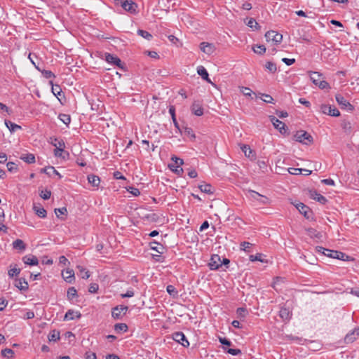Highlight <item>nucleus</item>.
<instances>
[{
	"label": "nucleus",
	"instance_id": "obj_46",
	"mask_svg": "<svg viewBox=\"0 0 359 359\" xmlns=\"http://www.w3.org/2000/svg\"><path fill=\"white\" fill-rule=\"evenodd\" d=\"M138 35L141 36L142 37L146 39L147 40H151L152 39V35L148 32L147 31L142 30V29H138L137 30Z\"/></svg>",
	"mask_w": 359,
	"mask_h": 359
},
{
	"label": "nucleus",
	"instance_id": "obj_28",
	"mask_svg": "<svg viewBox=\"0 0 359 359\" xmlns=\"http://www.w3.org/2000/svg\"><path fill=\"white\" fill-rule=\"evenodd\" d=\"M88 181L94 187H98L100 183V179L98 176L94 175H88Z\"/></svg>",
	"mask_w": 359,
	"mask_h": 359
},
{
	"label": "nucleus",
	"instance_id": "obj_9",
	"mask_svg": "<svg viewBox=\"0 0 359 359\" xmlns=\"http://www.w3.org/2000/svg\"><path fill=\"white\" fill-rule=\"evenodd\" d=\"M295 206L299 212L302 214L306 219L311 220L313 219V212L307 205L302 203H299Z\"/></svg>",
	"mask_w": 359,
	"mask_h": 359
},
{
	"label": "nucleus",
	"instance_id": "obj_47",
	"mask_svg": "<svg viewBox=\"0 0 359 359\" xmlns=\"http://www.w3.org/2000/svg\"><path fill=\"white\" fill-rule=\"evenodd\" d=\"M263 257H264V255L263 254L257 253L255 255H250L249 259L251 262L259 261L261 262H264Z\"/></svg>",
	"mask_w": 359,
	"mask_h": 359
},
{
	"label": "nucleus",
	"instance_id": "obj_54",
	"mask_svg": "<svg viewBox=\"0 0 359 359\" xmlns=\"http://www.w3.org/2000/svg\"><path fill=\"white\" fill-rule=\"evenodd\" d=\"M40 196L44 200H48L51 196V191L47 189H46L45 191H41V192L40 193Z\"/></svg>",
	"mask_w": 359,
	"mask_h": 359
},
{
	"label": "nucleus",
	"instance_id": "obj_37",
	"mask_svg": "<svg viewBox=\"0 0 359 359\" xmlns=\"http://www.w3.org/2000/svg\"><path fill=\"white\" fill-rule=\"evenodd\" d=\"M169 113L171 115L172 120L173 121V123H174L175 126L177 128H179V124H178V123L177 121L176 116H175V107L173 105L170 106V107H169Z\"/></svg>",
	"mask_w": 359,
	"mask_h": 359
},
{
	"label": "nucleus",
	"instance_id": "obj_16",
	"mask_svg": "<svg viewBox=\"0 0 359 359\" xmlns=\"http://www.w3.org/2000/svg\"><path fill=\"white\" fill-rule=\"evenodd\" d=\"M191 110L196 116H201L203 114V108L199 101H194L193 102Z\"/></svg>",
	"mask_w": 359,
	"mask_h": 359
},
{
	"label": "nucleus",
	"instance_id": "obj_11",
	"mask_svg": "<svg viewBox=\"0 0 359 359\" xmlns=\"http://www.w3.org/2000/svg\"><path fill=\"white\" fill-rule=\"evenodd\" d=\"M222 263L220 257L218 255H212L208 263L210 270H217L222 267Z\"/></svg>",
	"mask_w": 359,
	"mask_h": 359
},
{
	"label": "nucleus",
	"instance_id": "obj_14",
	"mask_svg": "<svg viewBox=\"0 0 359 359\" xmlns=\"http://www.w3.org/2000/svg\"><path fill=\"white\" fill-rule=\"evenodd\" d=\"M121 6L125 11L132 14L135 13L137 8V4L131 0H126L121 1Z\"/></svg>",
	"mask_w": 359,
	"mask_h": 359
},
{
	"label": "nucleus",
	"instance_id": "obj_61",
	"mask_svg": "<svg viewBox=\"0 0 359 359\" xmlns=\"http://www.w3.org/2000/svg\"><path fill=\"white\" fill-rule=\"evenodd\" d=\"M288 172L291 175H300L302 174V168H288Z\"/></svg>",
	"mask_w": 359,
	"mask_h": 359
},
{
	"label": "nucleus",
	"instance_id": "obj_31",
	"mask_svg": "<svg viewBox=\"0 0 359 359\" xmlns=\"http://www.w3.org/2000/svg\"><path fill=\"white\" fill-rule=\"evenodd\" d=\"M199 189L202 192L206 193V194H213L215 189L212 187V186L210 184H204L199 185Z\"/></svg>",
	"mask_w": 359,
	"mask_h": 359
},
{
	"label": "nucleus",
	"instance_id": "obj_7",
	"mask_svg": "<svg viewBox=\"0 0 359 359\" xmlns=\"http://www.w3.org/2000/svg\"><path fill=\"white\" fill-rule=\"evenodd\" d=\"M104 57H105V60L108 63L116 65V67H118L119 69H123L124 68L123 64L122 63L121 60L117 56H116L113 54L109 53H106L104 54Z\"/></svg>",
	"mask_w": 359,
	"mask_h": 359
},
{
	"label": "nucleus",
	"instance_id": "obj_30",
	"mask_svg": "<svg viewBox=\"0 0 359 359\" xmlns=\"http://www.w3.org/2000/svg\"><path fill=\"white\" fill-rule=\"evenodd\" d=\"M34 210L37 216L40 218H45L46 217V210L41 206H34Z\"/></svg>",
	"mask_w": 359,
	"mask_h": 359
},
{
	"label": "nucleus",
	"instance_id": "obj_12",
	"mask_svg": "<svg viewBox=\"0 0 359 359\" xmlns=\"http://www.w3.org/2000/svg\"><path fill=\"white\" fill-rule=\"evenodd\" d=\"M172 339L175 341L182 345L184 347H188L189 346V342L188 341L184 333L182 332H177L173 333Z\"/></svg>",
	"mask_w": 359,
	"mask_h": 359
},
{
	"label": "nucleus",
	"instance_id": "obj_45",
	"mask_svg": "<svg viewBox=\"0 0 359 359\" xmlns=\"http://www.w3.org/2000/svg\"><path fill=\"white\" fill-rule=\"evenodd\" d=\"M265 68L271 73H275L277 70L276 65L270 61L266 63Z\"/></svg>",
	"mask_w": 359,
	"mask_h": 359
},
{
	"label": "nucleus",
	"instance_id": "obj_27",
	"mask_svg": "<svg viewBox=\"0 0 359 359\" xmlns=\"http://www.w3.org/2000/svg\"><path fill=\"white\" fill-rule=\"evenodd\" d=\"M13 248L20 251H24L26 249V245L21 239H16L12 243Z\"/></svg>",
	"mask_w": 359,
	"mask_h": 359
},
{
	"label": "nucleus",
	"instance_id": "obj_57",
	"mask_svg": "<svg viewBox=\"0 0 359 359\" xmlns=\"http://www.w3.org/2000/svg\"><path fill=\"white\" fill-rule=\"evenodd\" d=\"M50 84L52 86L51 90L53 94L55 93H62L61 87L59 85H54L52 81H50Z\"/></svg>",
	"mask_w": 359,
	"mask_h": 359
},
{
	"label": "nucleus",
	"instance_id": "obj_62",
	"mask_svg": "<svg viewBox=\"0 0 359 359\" xmlns=\"http://www.w3.org/2000/svg\"><path fill=\"white\" fill-rule=\"evenodd\" d=\"M54 154H55V156H60V157H62L64 159L66 158V156H65V154H66L67 156H69V153L68 152L60 151L58 149H55L54 150Z\"/></svg>",
	"mask_w": 359,
	"mask_h": 359
},
{
	"label": "nucleus",
	"instance_id": "obj_3",
	"mask_svg": "<svg viewBox=\"0 0 359 359\" xmlns=\"http://www.w3.org/2000/svg\"><path fill=\"white\" fill-rule=\"evenodd\" d=\"M128 310V306L124 305H118L112 309L111 316L115 320H120L126 314Z\"/></svg>",
	"mask_w": 359,
	"mask_h": 359
},
{
	"label": "nucleus",
	"instance_id": "obj_17",
	"mask_svg": "<svg viewBox=\"0 0 359 359\" xmlns=\"http://www.w3.org/2000/svg\"><path fill=\"white\" fill-rule=\"evenodd\" d=\"M23 262L27 265L36 266L39 264L38 258L32 255H25L22 257Z\"/></svg>",
	"mask_w": 359,
	"mask_h": 359
},
{
	"label": "nucleus",
	"instance_id": "obj_38",
	"mask_svg": "<svg viewBox=\"0 0 359 359\" xmlns=\"http://www.w3.org/2000/svg\"><path fill=\"white\" fill-rule=\"evenodd\" d=\"M358 337V336H356L355 334L354 333V332H353V330H352L351 332H348L346 335L344 340H345L346 343H347V344L352 343L355 340H356Z\"/></svg>",
	"mask_w": 359,
	"mask_h": 359
},
{
	"label": "nucleus",
	"instance_id": "obj_39",
	"mask_svg": "<svg viewBox=\"0 0 359 359\" xmlns=\"http://www.w3.org/2000/svg\"><path fill=\"white\" fill-rule=\"evenodd\" d=\"M52 144L55 147V149H58L60 151H64L65 144L62 140H57L55 138V142Z\"/></svg>",
	"mask_w": 359,
	"mask_h": 359
},
{
	"label": "nucleus",
	"instance_id": "obj_43",
	"mask_svg": "<svg viewBox=\"0 0 359 359\" xmlns=\"http://www.w3.org/2000/svg\"><path fill=\"white\" fill-rule=\"evenodd\" d=\"M76 296H77V291L75 289V287H69L67 290V299L69 300H72Z\"/></svg>",
	"mask_w": 359,
	"mask_h": 359
},
{
	"label": "nucleus",
	"instance_id": "obj_53",
	"mask_svg": "<svg viewBox=\"0 0 359 359\" xmlns=\"http://www.w3.org/2000/svg\"><path fill=\"white\" fill-rule=\"evenodd\" d=\"M218 339H219V341L224 346H230L232 345V343L230 340H229L228 339L225 338V337H218Z\"/></svg>",
	"mask_w": 359,
	"mask_h": 359
},
{
	"label": "nucleus",
	"instance_id": "obj_58",
	"mask_svg": "<svg viewBox=\"0 0 359 359\" xmlns=\"http://www.w3.org/2000/svg\"><path fill=\"white\" fill-rule=\"evenodd\" d=\"M184 133L187 136H190L191 138H195V134L191 128L185 127L184 128Z\"/></svg>",
	"mask_w": 359,
	"mask_h": 359
},
{
	"label": "nucleus",
	"instance_id": "obj_13",
	"mask_svg": "<svg viewBox=\"0 0 359 359\" xmlns=\"http://www.w3.org/2000/svg\"><path fill=\"white\" fill-rule=\"evenodd\" d=\"M270 121L273 123V126L280 131V133H285L287 131V126L286 125L278 119L276 117L273 116H269Z\"/></svg>",
	"mask_w": 359,
	"mask_h": 359
},
{
	"label": "nucleus",
	"instance_id": "obj_63",
	"mask_svg": "<svg viewBox=\"0 0 359 359\" xmlns=\"http://www.w3.org/2000/svg\"><path fill=\"white\" fill-rule=\"evenodd\" d=\"M262 96L264 97L263 101L266 103H273V98L268 94H262Z\"/></svg>",
	"mask_w": 359,
	"mask_h": 359
},
{
	"label": "nucleus",
	"instance_id": "obj_44",
	"mask_svg": "<svg viewBox=\"0 0 359 359\" xmlns=\"http://www.w3.org/2000/svg\"><path fill=\"white\" fill-rule=\"evenodd\" d=\"M253 51L259 55H263L266 52V48L264 45H255L252 48Z\"/></svg>",
	"mask_w": 359,
	"mask_h": 359
},
{
	"label": "nucleus",
	"instance_id": "obj_40",
	"mask_svg": "<svg viewBox=\"0 0 359 359\" xmlns=\"http://www.w3.org/2000/svg\"><path fill=\"white\" fill-rule=\"evenodd\" d=\"M60 339V332L56 330H53L48 334V340L50 341H57Z\"/></svg>",
	"mask_w": 359,
	"mask_h": 359
},
{
	"label": "nucleus",
	"instance_id": "obj_36",
	"mask_svg": "<svg viewBox=\"0 0 359 359\" xmlns=\"http://www.w3.org/2000/svg\"><path fill=\"white\" fill-rule=\"evenodd\" d=\"M306 231H307L308 235L311 238H320L322 237L321 233L320 232L317 231L313 228H309V229H306Z\"/></svg>",
	"mask_w": 359,
	"mask_h": 359
},
{
	"label": "nucleus",
	"instance_id": "obj_23",
	"mask_svg": "<svg viewBox=\"0 0 359 359\" xmlns=\"http://www.w3.org/2000/svg\"><path fill=\"white\" fill-rule=\"evenodd\" d=\"M149 245L151 250H155L160 254H163L165 250V247L162 244L156 241L151 242Z\"/></svg>",
	"mask_w": 359,
	"mask_h": 359
},
{
	"label": "nucleus",
	"instance_id": "obj_48",
	"mask_svg": "<svg viewBox=\"0 0 359 359\" xmlns=\"http://www.w3.org/2000/svg\"><path fill=\"white\" fill-rule=\"evenodd\" d=\"M14 351L11 348H5L1 351V355L3 357L10 358L13 357Z\"/></svg>",
	"mask_w": 359,
	"mask_h": 359
},
{
	"label": "nucleus",
	"instance_id": "obj_2",
	"mask_svg": "<svg viewBox=\"0 0 359 359\" xmlns=\"http://www.w3.org/2000/svg\"><path fill=\"white\" fill-rule=\"evenodd\" d=\"M294 138L296 141L306 145L311 144L313 141V137L304 130L297 131Z\"/></svg>",
	"mask_w": 359,
	"mask_h": 359
},
{
	"label": "nucleus",
	"instance_id": "obj_42",
	"mask_svg": "<svg viewBox=\"0 0 359 359\" xmlns=\"http://www.w3.org/2000/svg\"><path fill=\"white\" fill-rule=\"evenodd\" d=\"M58 118L67 126H68L71 122V117L69 114H60Z\"/></svg>",
	"mask_w": 359,
	"mask_h": 359
},
{
	"label": "nucleus",
	"instance_id": "obj_33",
	"mask_svg": "<svg viewBox=\"0 0 359 359\" xmlns=\"http://www.w3.org/2000/svg\"><path fill=\"white\" fill-rule=\"evenodd\" d=\"M128 329V325L126 323H116L114 325V330L117 333H123L127 332Z\"/></svg>",
	"mask_w": 359,
	"mask_h": 359
},
{
	"label": "nucleus",
	"instance_id": "obj_41",
	"mask_svg": "<svg viewBox=\"0 0 359 359\" xmlns=\"http://www.w3.org/2000/svg\"><path fill=\"white\" fill-rule=\"evenodd\" d=\"M223 350L224 352L231 354L232 355H238L241 354V350L239 348H227L225 346H223Z\"/></svg>",
	"mask_w": 359,
	"mask_h": 359
},
{
	"label": "nucleus",
	"instance_id": "obj_51",
	"mask_svg": "<svg viewBox=\"0 0 359 359\" xmlns=\"http://www.w3.org/2000/svg\"><path fill=\"white\" fill-rule=\"evenodd\" d=\"M252 246V244L249 242H247V241H244L241 243V249L245 252H250Z\"/></svg>",
	"mask_w": 359,
	"mask_h": 359
},
{
	"label": "nucleus",
	"instance_id": "obj_52",
	"mask_svg": "<svg viewBox=\"0 0 359 359\" xmlns=\"http://www.w3.org/2000/svg\"><path fill=\"white\" fill-rule=\"evenodd\" d=\"M41 74L46 79L55 78V74L50 70L42 69Z\"/></svg>",
	"mask_w": 359,
	"mask_h": 359
},
{
	"label": "nucleus",
	"instance_id": "obj_5",
	"mask_svg": "<svg viewBox=\"0 0 359 359\" xmlns=\"http://www.w3.org/2000/svg\"><path fill=\"white\" fill-rule=\"evenodd\" d=\"M249 195L252 200L257 201L259 205H266L269 202V200L266 196H263L255 191L250 190Z\"/></svg>",
	"mask_w": 359,
	"mask_h": 359
},
{
	"label": "nucleus",
	"instance_id": "obj_15",
	"mask_svg": "<svg viewBox=\"0 0 359 359\" xmlns=\"http://www.w3.org/2000/svg\"><path fill=\"white\" fill-rule=\"evenodd\" d=\"M199 47L202 52L209 55L215 53L216 50V48L213 43L208 42H201L199 45Z\"/></svg>",
	"mask_w": 359,
	"mask_h": 359
},
{
	"label": "nucleus",
	"instance_id": "obj_34",
	"mask_svg": "<svg viewBox=\"0 0 359 359\" xmlns=\"http://www.w3.org/2000/svg\"><path fill=\"white\" fill-rule=\"evenodd\" d=\"M77 269H79L78 275L80 276L83 279H88L90 277V273L86 269H85L82 266H78Z\"/></svg>",
	"mask_w": 359,
	"mask_h": 359
},
{
	"label": "nucleus",
	"instance_id": "obj_22",
	"mask_svg": "<svg viewBox=\"0 0 359 359\" xmlns=\"http://www.w3.org/2000/svg\"><path fill=\"white\" fill-rule=\"evenodd\" d=\"M81 317V314L80 312L78 311H74L73 310H69L64 318V320H74L75 318H80Z\"/></svg>",
	"mask_w": 359,
	"mask_h": 359
},
{
	"label": "nucleus",
	"instance_id": "obj_18",
	"mask_svg": "<svg viewBox=\"0 0 359 359\" xmlns=\"http://www.w3.org/2000/svg\"><path fill=\"white\" fill-rule=\"evenodd\" d=\"M62 276L63 279L69 283H72L74 280V272L72 269H67L65 271H63Z\"/></svg>",
	"mask_w": 359,
	"mask_h": 359
},
{
	"label": "nucleus",
	"instance_id": "obj_64",
	"mask_svg": "<svg viewBox=\"0 0 359 359\" xmlns=\"http://www.w3.org/2000/svg\"><path fill=\"white\" fill-rule=\"evenodd\" d=\"M85 358L86 359H97L96 354L90 351L86 353Z\"/></svg>",
	"mask_w": 359,
	"mask_h": 359
},
{
	"label": "nucleus",
	"instance_id": "obj_49",
	"mask_svg": "<svg viewBox=\"0 0 359 359\" xmlns=\"http://www.w3.org/2000/svg\"><path fill=\"white\" fill-rule=\"evenodd\" d=\"M247 25L251 28L255 27L256 29H260L259 25L256 22V20L254 18H250L248 20V22H247Z\"/></svg>",
	"mask_w": 359,
	"mask_h": 359
},
{
	"label": "nucleus",
	"instance_id": "obj_32",
	"mask_svg": "<svg viewBox=\"0 0 359 359\" xmlns=\"http://www.w3.org/2000/svg\"><path fill=\"white\" fill-rule=\"evenodd\" d=\"M20 159L29 164L35 163V156L32 154L22 155L20 156Z\"/></svg>",
	"mask_w": 359,
	"mask_h": 359
},
{
	"label": "nucleus",
	"instance_id": "obj_59",
	"mask_svg": "<svg viewBox=\"0 0 359 359\" xmlns=\"http://www.w3.org/2000/svg\"><path fill=\"white\" fill-rule=\"evenodd\" d=\"M241 92L246 97H250L252 93V90L248 87H242Z\"/></svg>",
	"mask_w": 359,
	"mask_h": 359
},
{
	"label": "nucleus",
	"instance_id": "obj_60",
	"mask_svg": "<svg viewBox=\"0 0 359 359\" xmlns=\"http://www.w3.org/2000/svg\"><path fill=\"white\" fill-rule=\"evenodd\" d=\"M99 286L97 283H91L89 286L88 291L90 293H95L97 292Z\"/></svg>",
	"mask_w": 359,
	"mask_h": 359
},
{
	"label": "nucleus",
	"instance_id": "obj_24",
	"mask_svg": "<svg viewBox=\"0 0 359 359\" xmlns=\"http://www.w3.org/2000/svg\"><path fill=\"white\" fill-rule=\"evenodd\" d=\"M41 172L46 173V175H48L50 177L54 174L55 175H57L60 179L62 178V175L53 166H48V167L42 168Z\"/></svg>",
	"mask_w": 359,
	"mask_h": 359
},
{
	"label": "nucleus",
	"instance_id": "obj_25",
	"mask_svg": "<svg viewBox=\"0 0 359 359\" xmlns=\"http://www.w3.org/2000/svg\"><path fill=\"white\" fill-rule=\"evenodd\" d=\"M279 316L283 320L290 319L292 313L289 309L281 307L279 311Z\"/></svg>",
	"mask_w": 359,
	"mask_h": 359
},
{
	"label": "nucleus",
	"instance_id": "obj_20",
	"mask_svg": "<svg viewBox=\"0 0 359 359\" xmlns=\"http://www.w3.org/2000/svg\"><path fill=\"white\" fill-rule=\"evenodd\" d=\"M15 286L17 287L20 290L26 291L28 290V283L25 278H17L15 279Z\"/></svg>",
	"mask_w": 359,
	"mask_h": 359
},
{
	"label": "nucleus",
	"instance_id": "obj_1",
	"mask_svg": "<svg viewBox=\"0 0 359 359\" xmlns=\"http://www.w3.org/2000/svg\"><path fill=\"white\" fill-rule=\"evenodd\" d=\"M309 74L310 79L312 81V82L316 86H318L319 88L322 90L330 88V84L326 81L322 80V74L317 72H311Z\"/></svg>",
	"mask_w": 359,
	"mask_h": 359
},
{
	"label": "nucleus",
	"instance_id": "obj_10",
	"mask_svg": "<svg viewBox=\"0 0 359 359\" xmlns=\"http://www.w3.org/2000/svg\"><path fill=\"white\" fill-rule=\"evenodd\" d=\"M335 99L337 102L341 107V109H346L349 111L353 110V106L348 101H347L341 95H336Z\"/></svg>",
	"mask_w": 359,
	"mask_h": 359
},
{
	"label": "nucleus",
	"instance_id": "obj_21",
	"mask_svg": "<svg viewBox=\"0 0 359 359\" xmlns=\"http://www.w3.org/2000/svg\"><path fill=\"white\" fill-rule=\"evenodd\" d=\"M197 73L198 74V75H200L201 76V78L203 79H204L205 81H206L208 83H212V81L209 79L208 73L206 69L203 66H198L197 67Z\"/></svg>",
	"mask_w": 359,
	"mask_h": 359
},
{
	"label": "nucleus",
	"instance_id": "obj_19",
	"mask_svg": "<svg viewBox=\"0 0 359 359\" xmlns=\"http://www.w3.org/2000/svg\"><path fill=\"white\" fill-rule=\"evenodd\" d=\"M241 150L244 152L245 156L248 158L253 160L256 157L255 151L250 149V146L247 144H243L241 147Z\"/></svg>",
	"mask_w": 359,
	"mask_h": 359
},
{
	"label": "nucleus",
	"instance_id": "obj_4",
	"mask_svg": "<svg viewBox=\"0 0 359 359\" xmlns=\"http://www.w3.org/2000/svg\"><path fill=\"white\" fill-rule=\"evenodd\" d=\"M267 41H272L275 44L280 43L283 40V35L276 31L270 30L265 34Z\"/></svg>",
	"mask_w": 359,
	"mask_h": 359
},
{
	"label": "nucleus",
	"instance_id": "obj_6",
	"mask_svg": "<svg viewBox=\"0 0 359 359\" xmlns=\"http://www.w3.org/2000/svg\"><path fill=\"white\" fill-rule=\"evenodd\" d=\"M320 111L323 114L331 116L337 117L340 115L339 111L335 107L328 104H322L320 106Z\"/></svg>",
	"mask_w": 359,
	"mask_h": 359
},
{
	"label": "nucleus",
	"instance_id": "obj_50",
	"mask_svg": "<svg viewBox=\"0 0 359 359\" xmlns=\"http://www.w3.org/2000/svg\"><path fill=\"white\" fill-rule=\"evenodd\" d=\"M166 291L170 295L173 297L177 296L178 293L175 287L172 285H168L167 286Z\"/></svg>",
	"mask_w": 359,
	"mask_h": 359
},
{
	"label": "nucleus",
	"instance_id": "obj_26",
	"mask_svg": "<svg viewBox=\"0 0 359 359\" xmlns=\"http://www.w3.org/2000/svg\"><path fill=\"white\" fill-rule=\"evenodd\" d=\"M311 197L321 204H325L327 202V198L316 191H311Z\"/></svg>",
	"mask_w": 359,
	"mask_h": 359
},
{
	"label": "nucleus",
	"instance_id": "obj_56",
	"mask_svg": "<svg viewBox=\"0 0 359 359\" xmlns=\"http://www.w3.org/2000/svg\"><path fill=\"white\" fill-rule=\"evenodd\" d=\"M171 160L174 162L173 163H175L178 167H181V165H183V163H184L183 159L178 158L175 156H173L171 158Z\"/></svg>",
	"mask_w": 359,
	"mask_h": 359
},
{
	"label": "nucleus",
	"instance_id": "obj_55",
	"mask_svg": "<svg viewBox=\"0 0 359 359\" xmlns=\"http://www.w3.org/2000/svg\"><path fill=\"white\" fill-rule=\"evenodd\" d=\"M8 170L10 172H16L18 170L17 165L13 162H8L6 164Z\"/></svg>",
	"mask_w": 359,
	"mask_h": 359
},
{
	"label": "nucleus",
	"instance_id": "obj_35",
	"mask_svg": "<svg viewBox=\"0 0 359 359\" xmlns=\"http://www.w3.org/2000/svg\"><path fill=\"white\" fill-rule=\"evenodd\" d=\"M12 267V265L10 266ZM20 273V269L17 268V265L15 264L13 268H11L8 271V275L11 278H13L14 276H18Z\"/></svg>",
	"mask_w": 359,
	"mask_h": 359
},
{
	"label": "nucleus",
	"instance_id": "obj_29",
	"mask_svg": "<svg viewBox=\"0 0 359 359\" xmlns=\"http://www.w3.org/2000/svg\"><path fill=\"white\" fill-rule=\"evenodd\" d=\"M5 125L8 128V130H10L11 133H13V132L16 131L17 130L22 128L20 126H19L15 123H13L8 120H5Z\"/></svg>",
	"mask_w": 359,
	"mask_h": 359
},
{
	"label": "nucleus",
	"instance_id": "obj_8",
	"mask_svg": "<svg viewBox=\"0 0 359 359\" xmlns=\"http://www.w3.org/2000/svg\"><path fill=\"white\" fill-rule=\"evenodd\" d=\"M326 256L328 257L334 258L343 261H348L350 259L349 256L340 251L328 250H326Z\"/></svg>",
	"mask_w": 359,
	"mask_h": 359
}]
</instances>
